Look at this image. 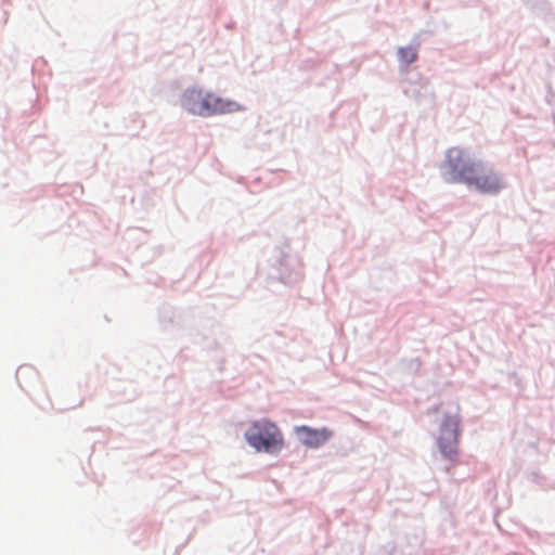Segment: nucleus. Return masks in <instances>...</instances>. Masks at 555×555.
<instances>
[{"label": "nucleus", "instance_id": "1", "mask_svg": "<svg viewBox=\"0 0 555 555\" xmlns=\"http://www.w3.org/2000/svg\"><path fill=\"white\" fill-rule=\"evenodd\" d=\"M182 106L189 113L198 116L234 113L242 108L237 102L222 99L201 89L188 90L183 94Z\"/></svg>", "mask_w": 555, "mask_h": 555}, {"label": "nucleus", "instance_id": "2", "mask_svg": "<svg viewBox=\"0 0 555 555\" xmlns=\"http://www.w3.org/2000/svg\"><path fill=\"white\" fill-rule=\"evenodd\" d=\"M249 446L257 451L276 452L283 447V436L278 426L269 421L255 422L245 433Z\"/></svg>", "mask_w": 555, "mask_h": 555}, {"label": "nucleus", "instance_id": "3", "mask_svg": "<svg viewBox=\"0 0 555 555\" xmlns=\"http://www.w3.org/2000/svg\"><path fill=\"white\" fill-rule=\"evenodd\" d=\"M478 165L479 163L473 160L465 150L449 149L443 163L446 180L467 183Z\"/></svg>", "mask_w": 555, "mask_h": 555}, {"label": "nucleus", "instance_id": "4", "mask_svg": "<svg viewBox=\"0 0 555 555\" xmlns=\"http://www.w3.org/2000/svg\"><path fill=\"white\" fill-rule=\"evenodd\" d=\"M466 184L486 194H496L505 186L501 175L492 168L483 166L481 163H479L477 170Z\"/></svg>", "mask_w": 555, "mask_h": 555}, {"label": "nucleus", "instance_id": "5", "mask_svg": "<svg viewBox=\"0 0 555 555\" xmlns=\"http://www.w3.org/2000/svg\"><path fill=\"white\" fill-rule=\"evenodd\" d=\"M459 417L447 415L440 428L438 446L441 453L452 460L457 454Z\"/></svg>", "mask_w": 555, "mask_h": 555}, {"label": "nucleus", "instance_id": "6", "mask_svg": "<svg viewBox=\"0 0 555 555\" xmlns=\"http://www.w3.org/2000/svg\"><path fill=\"white\" fill-rule=\"evenodd\" d=\"M295 434L304 446L312 449L325 444L333 437V431L326 427L315 429L305 425L295 427Z\"/></svg>", "mask_w": 555, "mask_h": 555}, {"label": "nucleus", "instance_id": "7", "mask_svg": "<svg viewBox=\"0 0 555 555\" xmlns=\"http://www.w3.org/2000/svg\"><path fill=\"white\" fill-rule=\"evenodd\" d=\"M398 55H399V59L404 64H411V63H413L416 60L417 52H416V50L414 48L406 47V48H400L398 50Z\"/></svg>", "mask_w": 555, "mask_h": 555}]
</instances>
